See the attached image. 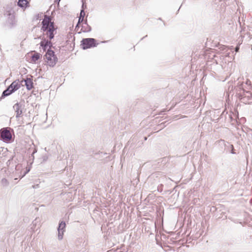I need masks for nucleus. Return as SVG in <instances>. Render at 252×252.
<instances>
[{"mask_svg":"<svg viewBox=\"0 0 252 252\" xmlns=\"http://www.w3.org/2000/svg\"><path fill=\"white\" fill-rule=\"evenodd\" d=\"M42 24L41 30L43 32V36H46V38H49L50 39H53L56 32L57 28L55 26L52 19L45 15L42 22Z\"/></svg>","mask_w":252,"mask_h":252,"instance_id":"1","label":"nucleus"},{"mask_svg":"<svg viewBox=\"0 0 252 252\" xmlns=\"http://www.w3.org/2000/svg\"><path fill=\"white\" fill-rule=\"evenodd\" d=\"M44 60L47 65L53 67L56 64L58 58L53 51L48 49L45 55Z\"/></svg>","mask_w":252,"mask_h":252,"instance_id":"2","label":"nucleus"},{"mask_svg":"<svg viewBox=\"0 0 252 252\" xmlns=\"http://www.w3.org/2000/svg\"><path fill=\"white\" fill-rule=\"evenodd\" d=\"M0 138L6 143L13 141L12 132L8 128H3L0 130Z\"/></svg>","mask_w":252,"mask_h":252,"instance_id":"3","label":"nucleus"},{"mask_svg":"<svg viewBox=\"0 0 252 252\" xmlns=\"http://www.w3.org/2000/svg\"><path fill=\"white\" fill-rule=\"evenodd\" d=\"M96 40L94 38H84L81 41V46L83 49H87L96 46Z\"/></svg>","mask_w":252,"mask_h":252,"instance_id":"4","label":"nucleus"},{"mask_svg":"<svg viewBox=\"0 0 252 252\" xmlns=\"http://www.w3.org/2000/svg\"><path fill=\"white\" fill-rule=\"evenodd\" d=\"M41 58V55L35 51H32L27 55L28 61L32 63H37V61Z\"/></svg>","mask_w":252,"mask_h":252,"instance_id":"5","label":"nucleus"},{"mask_svg":"<svg viewBox=\"0 0 252 252\" xmlns=\"http://www.w3.org/2000/svg\"><path fill=\"white\" fill-rule=\"evenodd\" d=\"M51 39H46V38L43 36L42 41L40 43V46L42 48L44 51H45L47 49H50L52 47V43L51 41Z\"/></svg>","mask_w":252,"mask_h":252,"instance_id":"6","label":"nucleus"},{"mask_svg":"<svg viewBox=\"0 0 252 252\" xmlns=\"http://www.w3.org/2000/svg\"><path fill=\"white\" fill-rule=\"evenodd\" d=\"M65 223L63 221H62L60 224L58 229V238L60 240H62L63 238L64 232L65 228Z\"/></svg>","mask_w":252,"mask_h":252,"instance_id":"7","label":"nucleus"},{"mask_svg":"<svg viewBox=\"0 0 252 252\" xmlns=\"http://www.w3.org/2000/svg\"><path fill=\"white\" fill-rule=\"evenodd\" d=\"M21 82L22 83L23 82H25V85L28 90H31L33 87L32 79V78H27L26 79L23 80Z\"/></svg>","mask_w":252,"mask_h":252,"instance_id":"8","label":"nucleus"},{"mask_svg":"<svg viewBox=\"0 0 252 252\" xmlns=\"http://www.w3.org/2000/svg\"><path fill=\"white\" fill-rule=\"evenodd\" d=\"M85 15V13L84 11L83 10H82L80 12V16H79V18L78 19V23L76 27V29L77 30V31H79V28H80V26L81 25V24H83V23H84V19Z\"/></svg>","mask_w":252,"mask_h":252,"instance_id":"9","label":"nucleus"},{"mask_svg":"<svg viewBox=\"0 0 252 252\" xmlns=\"http://www.w3.org/2000/svg\"><path fill=\"white\" fill-rule=\"evenodd\" d=\"M13 108L16 113V117L17 118L20 117L23 113L21 105L17 103L13 106Z\"/></svg>","mask_w":252,"mask_h":252,"instance_id":"10","label":"nucleus"},{"mask_svg":"<svg viewBox=\"0 0 252 252\" xmlns=\"http://www.w3.org/2000/svg\"><path fill=\"white\" fill-rule=\"evenodd\" d=\"M80 27H81L80 30L79 31V32H87L91 30V28L90 26H89L86 21H85L84 23H83V24H81V25L80 26Z\"/></svg>","mask_w":252,"mask_h":252,"instance_id":"11","label":"nucleus"},{"mask_svg":"<svg viewBox=\"0 0 252 252\" xmlns=\"http://www.w3.org/2000/svg\"><path fill=\"white\" fill-rule=\"evenodd\" d=\"M65 39L67 42H71L74 41L75 37L73 32H69L66 35Z\"/></svg>","mask_w":252,"mask_h":252,"instance_id":"12","label":"nucleus"},{"mask_svg":"<svg viewBox=\"0 0 252 252\" xmlns=\"http://www.w3.org/2000/svg\"><path fill=\"white\" fill-rule=\"evenodd\" d=\"M29 2L27 0H19L18 2V5L22 8H26Z\"/></svg>","mask_w":252,"mask_h":252,"instance_id":"13","label":"nucleus"},{"mask_svg":"<svg viewBox=\"0 0 252 252\" xmlns=\"http://www.w3.org/2000/svg\"><path fill=\"white\" fill-rule=\"evenodd\" d=\"M10 86L11 88H12L15 91L20 88L21 84L19 81H15L11 83Z\"/></svg>","mask_w":252,"mask_h":252,"instance_id":"14","label":"nucleus"},{"mask_svg":"<svg viewBox=\"0 0 252 252\" xmlns=\"http://www.w3.org/2000/svg\"><path fill=\"white\" fill-rule=\"evenodd\" d=\"M12 93V92H11V91L9 89V88L8 87V88L3 92L2 95L3 96H8L11 94Z\"/></svg>","mask_w":252,"mask_h":252,"instance_id":"15","label":"nucleus"},{"mask_svg":"<svg viewBox=\"0 0 252 252\" xmlns=\"http://www.w3.org/2000/svg\"><path fill=\"white\" fill-rule=\"evenodd\" d=\"M4 15H7V16H11V11L10 10L6 11V12L5 13Z\"/></svg>","mask_w":252,"mask_h":252,"instance_id":"16","label":"nucleus"},{"mask_svg":"<svg viewBox=\"0 0 252 252\" xmlns=\"http://www.w3.org/2000/svg\"><path fill=\"white\" fill-rule=\"evenodd\" d=\"M231 153L232 154H235V152H234V147L232 145H231Z\"/></svg>","mask_w":252,"mask_h":252,"instance_id":"17","label":"nucleus"},{"mask_svg":"<svg viewBox=\"0 0 252 252\" xmlns=\"http://www.w3.org/2000/svg\"><path fill=\"white\" fill-rule=\"evenodd\" d=\"M9 89L11 91V92H12V93L13 92H14V90H13V89L12 88H11V86L10 85L9 87Z\"/></svg>","mask_w":252,"mask_h":252,"instance_id":"18","label":"nucleus"},{"mask_svg":"<svg viewBox=\"0 0 252 252\" xmlns=\"http://www.w3.org/2000/svg\"><path fill=\"white\" fill-rule=\"evenodd\" d=\"M239 50V46H237V47H236V48H235V51H236V52H238Z\"/></svg>","mask_w":252,"mask_h":252,"instance_id":"19","label":"nucleus"},{"mask_svg":"<svg viewBox=\"0 0 252 252\" xmlns=\"http://www.w3.org/2000/svg\"><path fill=\"white\" fill-rule=\"evenodd\" d=\"M2 181H5V182H6V181H7L6 179H4V180H3Z\"/></svg>","mask_w":252,"mask_h":252,"instance_id":"20","label":"nucleus"}]
</instances>
